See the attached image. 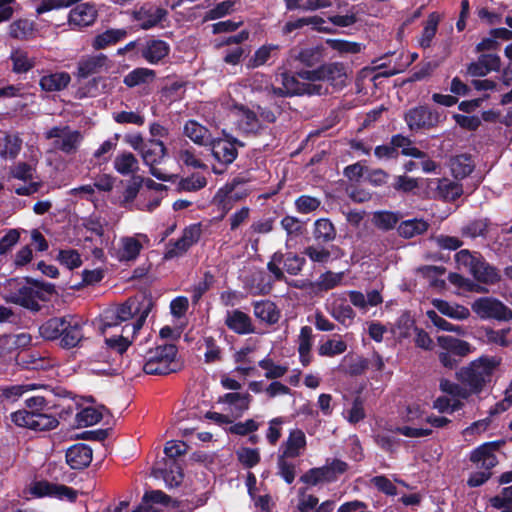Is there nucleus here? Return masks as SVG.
Segmentation results:
<instances>
[{"label":"nucleus","mask_w":512,"mask_h":512,"mask_svg":"<svg viewBox=\"0 0 512 512\" xmlns=\"http://www.w3.org/2000/svg\"><path fill=\"white\" fill-rule=\"evenodd\" d=\"M152 308V298L140 295L105 309L101 315L100 330L105 335L106 344L119 353L125 352Z\"/></svg>","instance_id":"1"},{"label":"nucleus","mask_w":512,"mask_h":512,"mask_svg":"<svg viewBox=\"0 0 512 512\" xmlns=\"http://www.w3.org/2000/svg\"><path fill=\"white\" fill-rule=\"evenodd\" d=\"M499 365L500 359L482 356L461 367L456 372V377L458 381L468 387L471 394H477L491 382L492 376Z\"/></svg>","instance_id":"2"},{"label":"nucleus","mask_w":512,"mask_h":512,"mask_svg":"<svg viewBox=\"0 0 512 512\" xmlns=\"http://www.w3.org/2000/svg\"><path fill=\"white\" fill-rule=\"evenodd\" d=\"M275 83L281 86H267V94L270 97H290L300 94L321 95L326 90L322 83H313L312 81L303 80L297 76L283 72L276 75Z\"/></svg>","instance_id":"3"},{"label":"nucleus","mask_w":512,"mask_h":512,"mask_svg":"<svg viewBox=\"0 0 512 512\" xmlns=\"http://www.w3.org/2000/svg\"><path fill=\"white\" fill-rule=\"evenodd\" d=\"M455 262L459 271L468 272L478 281L494 283L498 280L496 270L490 267L479 253L460 250L455 254Z\"/></svg>","instance_id":"4"},{"label":"nucleus","mask_w":512,"mask_h":512,"mask_svg":"<svg viewBox=\"0 0 512 512\" xmlns=\"http://www.w3.org/2000/svg\"><path fill=\"white\" fill-rule=\"evenodd\" d=\"M177 348L172 344L158 346L147 352L143 364L146 374H168L178 368L176 362Z\"/></svg>","instance_id":"5"},{"label":"nucleus","mask_w":512,"mask_h":512,"mask_svg":"<svg viewBox=\"0 0 512 512\" xmlns=\"http://www.w3.org/2000/svg\"><path fill=\"white\" fill-rule=\"evenodd\" d=\"M437 344L440 348L438 359L441 365L447 369L457 367L459 360L475 351V348L467 341L448 335L437 337Z\"/></svg>","instance_id":"6"},{"label":"nucleus","mask_w":512,"mask_h":512,"mask_svg":"<svg viewBox=\"0 0 512 512\" xmlns=\"http://www.w3.org/2000/svg\"><path fill=\"white\" fill-rule=\"evenodd\" d=\"M495 446L490 443L483 444L473 450L470 454V461L476 464L478 468L484 471L471 473L467 480L470 487H478L483 485L490 477V469L497 464V457L494 454Z\"/></svg>","instance_id":"7"},{"label":"nucleus","mask_w":512,"mask_h":512,"mask_svg":"<svg viewBox=\"0 0 512 512\" xmlns=\"http://www.w3.org/2000/svg\"><path fill=\"white\" fill-rule=\"evenodd\" d=\"M299 77L303 80L321 83L326 81L335 88H342L346 85L347 71L341 63H330L323 65L315 70H303L299 72Z\"/></svg>","instance_id":"8"},{"label":"nucleus","mask_w":512,"mask_h":512,"mask_svg":"<svg viewBox=\"0 0 512 512\" xmlns=\"http://www.w3.org/2000/svg\"><path fill=\"white\" fill-rule=\"evenodd\" d=\"M46 139H54V148L66 155L75 154L84 139L79 130L71 129L69 126H55L44 133Z\"/></svg>","instance_id":"9"},{"label":"nucleus","mask_w":512,"mask_h":512,"mask_svg":"<svg viewBox=\"0 0 512 512\" xmlns=\"http://www.w3.org/2000/svg\"><path fill=\"white\" fill-rule=\"evenodd\" d=\"M238 87L231 86L229 89V96L222 99V105L237 118L238 127L245 133H256L260 130V120L256 114L245 108L242 104L237 103L231 98L232 92H236Z\"/></svg>","instance_id":"10"},{"label":"nucleus","mask_w":512,"mask_h":512,"mask_svg":"<svg viewBox=\"0 0 512 512\" xmlns=\"http://www.w3.org/2000/svg\"><path fill=\"white\" fill-rule=\"evenodd\" d=\"M11 420L17 426L35 431L52 430L59 424L55 416L40 411L19 410L11 414Z\"/></svg>","instance_id":"11"},{"label":"nucleus","mask_w":512,"mask_h":512,"mask_svg":"<svg viewBox=\"0 0 512 512\" xmlns=\"http://www.w3.org/2000/svg\"><path fill=\"white\" fill-rule=\"evenodd\" d=\"M471 309L481 319L508 321L512 318V311L501 301L492 297L476 299L472 303Z\"/></svg>","instance_id":"12"},{"label":"nucleus","mask_w":512,"mask_h":512,"mask_svg":"<svg viewBox=\"0 0 512 512\" xmlns=\"http://www.w3.org/2000/svg\"><path fill=\"white\" fill-rule=\"evenodd\" d=\"M167 153L166 147L162 141L150 140L141 149V156L145 165L149 166L150 173L159 180L169 181L171 176L162 169L155 167L161 163Z\"/></svg>","instance_id":"13"},{"label":"nucleus","mask_w":512,"mask_h":512,"mask_svg":"<svg viewBox=\"0 0 512 512\" xmlns=\"http://www.w3.org/2000/svg\"><path fill=\"white\" fill-rule=\"evenodd\" d=\"M208 145L214 160L223 166L233 163L238 155L237 145L243 146L240 141L226 134L223 138L211 139Z\"/></svg>","instance_id":"14"},{"label":"nucleus","mask_w":512,"mask_h":512,"mask_svg":"<svg viewBox=\"0 0 512 512\" xmlns=\"http://www.w3.org/2000/svg\"><path fill=\"white\" fill-rule=\"evenodd\" d=\"M441 116L438 112L427 107H415L405 114V121L411 131H420L433 128L438 125Z\"/></svg>","instance_id":"15"},{"label":"nucleus","mask_w":512,"mask_h":512,"mask_svg":"<svg viewBox=\"0 0 512 512\" xmlns=\"http://www.w3.org/2000/svg\"><path fill=\"white\" fill-rule=\"evenodd\" d=\"M284 264V269L291 275H297L305 263V259L296 254L289 253L285 257L283 253L276 252L269 261L267 268L275 276L277 280L284 278V273L280 268Z\"/></svg>","instance_id":"16"},{"label":"nucleus","mask_w":512,"mask_h":512,"mask_svg":"<svg viewBox=\"0 0 512 512\" xmlns=\"http://www.w3.org/2000/svg\"><path fill=\"white\" fill-rule=\"evenodd\" d=\"M145 243H148V238L144 234L122 237L114 247V256L119 261H133Z\"/></svg>","instance_id":"17"},{"label":"nucleus","mask_w":512,"mask_h":512,"mask_svg":"<svg viewBox=\"0 0 512 512\" xmlns=\"http://www.w3.org/2000/svg\"><path fill=\"white\" fill-rule=\"evenodd\" d=\"M167 16V11L153 4H145L135 10L133 17L142 29H150L161 24Z\"/></svg>","instance_id":"18"},{"label":"nucleus","mask_w":512,"mask_h":512,"mask_svg":"<svg viewBox=\"0 0 512 512\" xmlns=\"http://www.w3.org/2000/svg\"><path fill=\"white\" fill-rule=\"evenodd\" d=\"M33 495L38 497L51 496L60 500L74 501L77 497V491L61 484H54L47 481H39L31 487Z\"/></svg>","instance_id":"19"},{"label":"nucleus","mask_w":512,"mask_h":512,"mask_svg":"<svg viewBox=\"0 0 512 512\" xmlns=\"http://www.w3.org/2000/svg\"><path fill=\"white\" fill-rule=\"evenodd\" d=\"M251 402L252 396L249 393L230 392L219 398V403L225 405V410L234 418L248 411Z\"/></svg>","instance_id":"20"},{"label":"nucleus","mask_w":512,"mask_h":512,"mask_svg":"<svg viewBox=\"0 0 512 512\" xmlns=\"http://www.w3.org/2000/svg\"><path fill=\"white\" fill-rule=\"evenodd\" d=\"M97 14V9L93 4H78L70 10L68 23L74 29H81L92 25L97 18Z\"/></svg>","instance_id":"21"},{"label":"nucleus","mask_w":512,"mask_h":512,"mask_svg":"<svg viewBox=\"0 0 512 512\" xmlns=\"http://www.w3.org/2000/svg\"><path fill=\"white\" fill-rule=\"evenodd\" d=\"M247 195V191L242 187V182L235 180L231 184L225 185L219 189L215 196V200L222 205L225 211L231 209L234 202L243 199Z\"/></svg>","instance_id":"22"},{"label":"nucleus","mask_w":512,"mask_h":512,"mask_svg":"<svg viewBox=\"0 0 512 512\" xmlns=\"http://www.w3.org/2000/svg\"><path fill=\"white\" fill-rule=\"evenodd\" d=\"M501 66L500 57L496 54H483L477 61L467 67V74L472 77H483L492 71H499Z\"/></svg>","instance_id":"23"},{"label":"nucleus","mask_w":512,"mask_h":512,"mask_svg":"<svg viewBox=\"0 0 512 512\" xmlns=\"http://www.w3.org/2000/svg\"><path fill=\"white\" fill-rule=\"evenodd\" d=\"M108 68V59L104 54H95L83 57L78 63V77L87 78L93 74L101 73Z\"/></svg>","instance_id":"24"},{"label":"nucleus","mask_w":512,"mask_h":512,"mask_svg":"<svg viewBox=\"0 0 512 512\" xmlns=\"http://www.w3.org/2000/svg\"><path fill=\"white\" fill-rule=\"evenodd\" d=\"M169 52V44L160 39H149L141 48L142 57L151 64L159 63Z\"/></svg>","instance_id":"25"},{"label":"nucleus","mask_w":512,"mask_h":512,"mask_svg":"<svg viewBox=\"0 0 512 512\" xmlns=\"http://www.w3.org/2000/svg\"><path fill=\"white\" fill-rule=\"evenodd\" d=\"M61 334L60 344L63 348H74L83 339L82 322L72 316H67V322Z\"/></svg>","instance_id":"26"},{"label":"nucleus","mask_w":512,"mask_h":512,"mask_svg":"<svg viewBox=\"0 0 512 512\" xmlns=\"http://www.w3.org/2000/svg\"><path fill=\"white\" fill-rule=\"evenodd\" d=\"M92 461V450L85 444H76L66 452V462L72 469L87 467Z\"/></svg>","instance_id":"27"},{"label":"nucleus","mask_w":512,"mask_h":512,"mask_svg":"<svg viewBox=\"0 0 512 512\" xmlns=\"http://www.w3.org/2000/svg\"><path fill=\"white\" fill-rule=\"evenodd\" d=\"M432 305L441 314L453 320L463 321L470 317V310L467 307L457 303H450L442 299H433Z\"/></svg>","instance_id":"28"},{"label":"nucleus","mask_w":512,"mask_h":512,"mask_svg":"<svg viewBox=\"0 0 512 512\" xmlns=\"http://www.w3.org/2000/svg\"><path fill=\"white\" fill-rule=\"evenodd\" d=\"M432 185H435L436 196L446 201L456 200L464 192L461 185L447 178L431 181V188Z\"/></svg>","instance_id":"29"},{"label":"nucleus","mask_w":512,"mask_h":512,"mask_svg":"<svg viewBox=\"0 0 512 512\" xmlns=\"http://www.w3.org/2000/svg\"><path fill=\"white\" fill-rule=\"evenodd\" d=\"M306 446V436L300 429L292 430L288 439L283 444V453L281 456L286 458H296L302 454Z\"/></svg>","instance_id":"30"},{"label":"nucleus","mask_w":512,"mask_h":512,"mask_svg":"<svg viewBox=\"0 0 512 512\" xmlns=\"http://www.w3.org/2000/svg\"><path fill=\"white\" fill-rule=\"evenodd\" d=\"M225 323L229 329L238 334H249L254 330L251 318L240 310L228 312Z\"/></svg>","instance_id":"31"},{"label":"nucleus","mask_w":512,"mask_h":512,"mask_svg":"<svg viewBox=\"0 0 512 512\" xmlns=\"http://www.w3.org/2000/svg\"><path fill=\"white\" fill-rule=\"evenodd\" d=\"M71 77L67 72H56L40 78L39 85L43 91L56 92L68 86Z\"/></svg>","instance_id":"32"},{"label":"nucleus","mask_w":512,"mask_h":512,"mask_svg":"<svg viewBox=\"0 0 512 512\" xmlns=\"http://www.w3.org/2000/svg\"><path fill=\"white\" fill-rule=\"evenodd\" d=\"M184 134L195 144L207 146L211 141L209 130L194 120H189L184 126Z\"/></svg>","instance_id":"33"},{"label":"nucleus","mask_w":512,"mask_h":512,"mask_svg":"<svg viewBox=\"0 0 512 512\" xmlns=\"http://www.w3.org/2000/svg\"><path fill=\"white\" fill-rule=\"evenodd\" d=\"M114 169L121 175L134 174L139 169L137 158L131 152L119 153L113 162Z\"/></svg>","instance_id":"34"},{"label":"nucleus","mask_w":512,"mask_h":512,"mask_svg":"<svg viewBox=\"0 0 512 512\" xmlns=\"http://www.w3.org/2000/svg\"><path fill=\"white\" fill-rule=\"evenodd\" d=\"M170 501L168 495L161 490L146 492L142 498V503L133 512H151L156 511L155 505H167Z\"/></svg>","instance_id":"35"},{"label":"nucleus","mask_w":512,"mask_h":512,"mask_svg":"<svg viewBox=\"0 0 512 512\" xmlns=\"http://www.w3.org/2000/svg\"><path fill=\"white\" fill-rule=\"evenodd\" d=\"M324 19L318 16L304 17L299 18L293 21H289L283 27V32L285 34L291 33L292 31L302 28L306 25H311L314 29L318 31L328 32L330 28L328 26H324Z\"/></svg>","instance_id":"36"},{"label":"nucleus","mask_w":512,"mask_h":512,"mask_svg":"<svg viewBox=\"0 0 512 512\" xmlns=\"http://www.w3.org/2000/svg\"><path fill=\"white\" fill-rule=\"evenodd\" d=\"M66 322L67 317L51 318L39 327V333L47 340H55L65 331Z\"/></svg>","instance_id":"37"},{"label":"nucleus","mask_w":512,"mask_h":512,"mask_svg":"<svg viewBox=\"0 0 512 512\" xmlns=\"http://www.w3.org/2000/svg\"><path fill=\"white\" fill-rule=\"evenodd\" d=\"M328 311L336 321L344 326H349L355 317L354 310L344 301L338 303L335 300L329 304Z\"/></svg>","instance_id":"38"},{"label":"nucleus","mask_w":512,"mask_h":512,"mask_svg":"<svg viewBox=\"0 0 512 512\" xmlns=\"http://www.w3.org/2000/svg\"><path fill=\"white\" fill-rule=\"evenodd\" d=\"M175 158L178 162L183 163L188 167L195 169L207 168L206 164L196 156L194 149L188 143L181 145V147L175 152Z\"/></svg>","instance_id":"39"},{"label":"nucleus","mask_w":512,"mask_h":512,"mask_svg":"<svg viewBox=\"0 0 512 512\" xmlns=\"http://www.w3.org/2000/svg\"><path fill=\"white\" fill-rule=\"evenodd\" d=\"M36 163L37 160H33L30 163L18 162L10 167V177L18 179L24 182H36Z\"/></svg>","instance_id":"40"},{"label":"nucleus","mask_w":512,"mask_h":512,"mask_svg":"<svg viewBox=\"0 0 512 512\" xmlns=\"http://www.w3.org/2000/svg\"><path fill=\"white\" fill-rule=\"evenodd\" d=\"M155 79V72L148 68H136L124 77V83L128 87L148 84Z\"/></svg>","instance_id":"41"},{"label":"nucleus","mask_w":512,"mask_h":512,"mask_svg":"<svg viewBox=\"0 0 512 512\" xmlns=\"http://www.w3.org/2000/svg\"><path fill=\"white\" fill-rule=\"evenodd\" d=\"M10 59L12 61V70L15 73H26L35 65L34 58L29 57L28 53L21 49L12 51Z\"/></svg>","instance_id":"42"},{"label":"nucleus","mask_w":512,"mask_h":512,"mask_svg":"<svg viewBox=\"0 0 512 512\" xmlns=\"http://www.w3.org/2000/svg\"><path fill=\"white\" fill-rule=\"evenodd\" d=\"M451 172L455 178H464L474 169V163L470 156L458 155L450 162Z\"/></svg>","instance_id":"43"},{"label":"nucleus","mask_w":512,"mask_h":512,"mask_svg":"<svg viewBox=\"0 0 512 512\" xmlns=\"http://www.w3.org/2000/svg\"><path fill=\"white\" fill-rule=\"evenodd\" d=\"M160 474L168 488L178 487L183 481L182 470L175 461L167 463L166 468L161 470Z\"/></svg>","instance_id":"44"},{"label":"nucleus","mask_w":512,"mask_h":512,"mask_svg":"<svg viewBox=\"0 0 512 512\" xmlns=\"http://www.w3.org/2000/svg\"><path fill=\"white\" fill-rule=\"evenodd\" d=\"M254 315L267 323H275L278 321L279 313L274 303L270 301H260L254 304Z\"/></svg>","instance_id":"45"},{"label":"nucleus","mask_w":512,"mask_h":512,"mask_svg":"<svg viewBox=\"0 0 512 512\" xmlns=\"http://www.w3.org/2000/svg\"><path fill=\"white\" fill-rule=\"evenodd\" d=\"M103 417L102 408L86 407L76 414L78 427H88L97 424Z\"/></svg>","instance_id":"46"},{"label":"nucleus","mask_w":512,"mask_h":512,"mask_svg":"<svg viewBox=\"0 0 512 512\" xmlns=\"http://www.w3.org/2000/svg\"><path fill=\"white\" fill-rule=\"evenodd\" d=\"M278 51L277 45H263L257 49L254 55L249 59L247 66L249 68H257L266 64L269 59Z\"/></svg>","instance_id":"47"},{"label":"nucleus","mask_w":512,"mask_h":512,"mask_svg":"<svg viewBox=\"0 0 512 512\" xmlns=\"http://www.w3.org/2000/svg\"><path fill=\"white\" fill-rule=\"evenodd\" d=\"M126 32L121 29H111L96 36L93 40V47L95 49H104L109 45L115 44L124 38Z\"/></svg>","instance_id":"48"},{"label":"nucleus","mask_w":512,"mask_h":512,"mask_svg":"<svg viewBox=\"0 0 512 512\" xmlns=\"http://www.w3.org/2000/svg\"><path fill=\"white\" fill-rule=\"evenodd\" d=\"M33 31L34 24L27 19H18L9 26V35L15 39H28L33 34Z\"/></svg>","instance_id":"49"},{"label":"nucleus","mask_w":512,"mask_h":512,"mask_svg":"<svg viewBox=\"0 0 512 512\" xmlns=\"http://www.w3.org/2000/svg\"><path fill=\"white\" fill-rule=\"evenodd\" d=\"M438 23H439V16L435 13L430 14L425 23L422 34L418 40L419 45L422 48L430 47L432 40L436 34Z\"/></svg>","instance_id":"50"},{"label":"nucleus","mask_w":512,"mask_h":512,"mask_svg":"<svg viewBox=\"0 0 512 512\" xmlns=\"http://www.w3.org/2000/svg\"><path fill=\"white\" fill-rule=\"evenodd\" d=\"M428 228V224L419 219H412L402 222L398 227V232L405 238H412L416 235L424 233Z\"/></svg>","instance_id":"51"},{"label":"nucleus","mask_w":512,"mask_h":512,"mask_svg":"<svg viewBox=\"0 0 512 512\" xmlns=\"http://www.w3.org/2000/svg\"><path fill=\"white\" fill-rule=\"evenodd\" d=\"M336 236L333 224L327 219H319L315 222L314 237L322 242L332 241Z\"/></svg>","instance_id":"52"},{"label":"nucleus","mask_w":512,"mask_h":512,"mask_svg":"<svg viewBox=\"0 0 512 512\" xmlns=\"http://www.w3.org/2000/svg\"><path fill=\"white\" fill-rule=\"evenodd\" d=\"M426 315L428 317V319L439 329L443 330V331H447V332H453V333H456L458 335H465L466 334V331L464 330L463 327L459 326V325H454L448 321H446L444 318L440 317L436 311L434 310H428L426 312Z\"/></svg>","instance_id":"53"},{"label":"nucleus","mask_w":512,"mask_h":512,"mask_svg":"<svg viewBox=\"0 0 512 512\" xmlns=\"http://www.w3.org/2000/svg\"><path fill=\"white\" fill-rule=\"evenodd\" d=\"M258 365L265 370V377L267 379L281 378L288 371L286 366L275 364L274 361L268 357L260 360Z\"/></svg>","instance_id":"54"},{"label":"nucleus","mask_w":512,"mask_h":512,"mask_svg":"<svg viewBox=\"0 0 512 512\" xmlns=\"http://www.w3.org/2000/svg\"><path fill=\"white\" fill-rule=\"evenodd\" d=\"M439 387L442 392L447 393L455 398L467 399L471 395L468 387H462L448 379H441Z\"/></svg>","instance_id":"55"},{"label":"nucleus","mask_w":512,"mask_h":512,"mask_svg":"<svg viewBox=\"0 0 512 512\" xmlns=\"http://www.w3.org/2000/svg\"><path fill=\"white\" fill-rule=\"evenodd\" d=\"M326 44L333 50L337 51L340 55L355 54L360 52L361 45L356 42H350L340 39H328Z\"/></svg>","instance_id":"56"},{"label":"nucleus","mask_w":512,"mask_h":512,"mask_svg":"<svg viewBox=\"0 0 512 512\" xmlns=\"http://www.w3.org/2000/svg\"><path fill=\"white\" fill-rule=\"evenodd\" d=\"M348 468V465L341 460H333L330 464L320 467L323 471V479L325 482H332L337 479L340 474H343Z\"/></svg>","instance_id":"57"},{"label":"nucleus","mask_w":512,"mask_h":512,"mask_svg":"<svg viewBox=\"0 0 512 512\" xmlns=\"http://www.w3.org/2000/svg\"><path fill=\"white\" fill-rule=\"evenodd\" d=\"M22 140L17 135H6L3 138V149L1 155L3 157L15 158L21 150Z\"/></svg>","instance_id":"58"},{"label":"nucleus","mask_w":512,"mask_h":512,"mask_svg":"<svg viewBox=\"0 0 512 512\" xmlns=\"http://www.w3.org/2000/svg\"><path fill=\"white\" fill-rule=\"evenodd\" d=\"M346 349L347 345L344 341L340 339H330L320 345L318 352L321 356L332 357L344 353Z\"/></svg>","instance_id":"59"},{"label":"nucleus","mask_w":512,"mask_h":512,"mask_svg":"<svg viewBox=\"0 0 512 512\" xmlns=\"http://www.w3.org/2000/svg\"><path fill=\"white\" fill-rule=\"evenodd\" d=\"M373 224L382 230H389L393 228L398 222V217L392 212H375L372 218Z\"/></svg>","instance_id":"60"},{"label":"nucleus","mask_w":512,"mask_h":512,"mask_svg":"<svg viewBox=\"0 0 512 512\" xmlns=\"http://www.w3.org/2000/svg\"><path fill=\"white\" fill-rule=\"evenodd\" d=\"M343 279V273L326 272L314 284L319 290H330L338 286Z\"/></svg>","instance_id":"61"},{"label":"nucleus","mask_w":512,"mask_h":512,"mask_svg":"<svg viewBox=\"0 0 512 512\" xmlns=\"http://www.w3.org/2000/svg\"><path fill=\"white\" fill-rule=\"evenodd\" d=\"M510 332L511 328H505L500 330L487 329L485 335L489 343L501 347H507L511 343V341L508 339Z\"/></svg>","instance_id":"62"},{"label":"nucleus","mask_w":512,"mask_h":512,"mask_svg":"<svg viewBox=\"0 0 512 512\" xmlns=\"http://www.w3.org/2000/svg\"><path fill=\"white\" fill-rule=\"evenodd\" d=\"M366 416L364 403L360 398H356L350 409L344 413L345 419L351 423L356 424L362 421Z\"/></svg>","instance_id":"63"},{"label":"nucleus","mask_w":512,"mask_h":512,"mask_svg":"<svg viewBox=\"0 0 512 512\" xmlns=\"http://www.w3.org/2000/svg\"><path fill=\"white\" fill-rule=\"evenodd\" d=\"M58 260L70 270L78 268L82 264L80 254L72 249L61 250L58 255Z\"/></svg>","instance_id":"64"}]
</instances>
